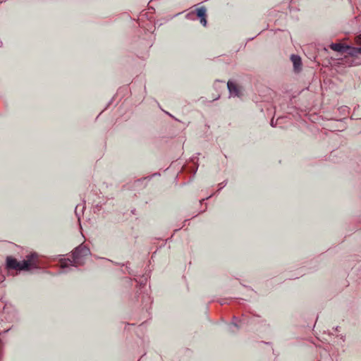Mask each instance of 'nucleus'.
Segmentation results:
<instances>
[{
	"mask_svg": "<svg viewBox=\"0 0 361 361\" xmlns=\"http://www.w3.org/2000/svg\"><path fill=\"white\" fill-rule=\"evenodd\" d=\"M89 255H90V250L87 246L83 244L78 245L72 251V261L69 259H63L61 260V267L63 269L62 272L67 273L68 271L66 269H68L70 266L77 267L78 266L83 264L84 262L82 258Z\"/></svg>",
	"mask_w": 361,
	"mask_h": 361,
	"instance_id": "obj_1",
	"label": "nucleus"
},
{
	"mask_svg": "<svg viewBox=\"0 0 361 361\" xmlns=\"http://www.w3.org/2000/svg\"><path fill=\"white\" fill-rule=\"evenodd\" d=\"M37 257L38 254L36 252L28 254L25 259L20 261L19 271H29L34 269H38Z\"/></svg>",
	"mask_w": 361,
	"mask_h": 361,
	"instance_id": "obj_2",
	"label": "nucleus"
},
{
	"mask_svg": "<svg viewBox=\"0 0 361 361\" xmlns=\"http://www.w3.org/2000/svg\"><path fill=\"white\" fill-rule=\"evenodd\" d=\"M135 298L137 300L141 299V305L143 309H145L147 312L151 307L152 300L148 293H145L143 291L139 292L137 290Z\"/></svg>",
	"mask_w": 361,
	"mask_h": 361,
	"instance_id": "obj_3",
	"label": "nucleus"
},
{
	"mask_svg": "<svg viewBox=\"0 0 361 361\" xmlns=\"http://www.w3.org/2000/svg\"><path fill=\"white\" fill-rule=\"evenodd\" d=\"M20 261L13 256H7L6 258L5 269L8 271H19Z\"/></svg>",
	"mask_w": 361,
	"mask_h": 361,
	"instance_id": "obj_4",
	"label": "nucleus"
},
{
	"mask_svg": "<svg viewBox=\"0 0 361 361\" xmlns=\"http://www.w3.org/2000/svg\"><path fill=\"white\" fill-rule=\"evenodd\" d=\"M195 14L200 19V23L204 26H207V8L204 6L197 8L195 11Z\"/></svg>",
	"mask_w": 361,
	"mask_h": 361,
	"instance_id": "obj_5",
	"label": "nucleus"
},
{
	"mask_svg": "<svg viewBox=\"0 0 361 361\" xmlns=\"http://www.w3.org/2000/svg\"><path fill=\"white\" fill-rule=\"evenodd\" d=\"M227 87L231 96L234 97H240L241 96L242 94L240 91L239 87L235 82L233 80H228L227 82Z\"/></svg>",
	"mask_w": 361,
	"mask_h": 361,
	"instance_id": "obj_6",
	"label": "nucleus"
},
{
	"mask_svg": "<svg viewBox=\"0 0 361 361\" xmlns=\"http://www.w3.org/2000/svg\"><path fill=\"white\" fill-rule=\"evenodd\" d=\"M290 60L293 65L294 71L296 73L300 72L302 70L301 57L297 54H292L290 56Z\"/></svg>",
	"mask_w": 361,
	"mask_h": 361,
	"instance_id": "obj_7",
	"label": "nucleus"
},
{
	"mask_svg": "<svg viewBox=\"0 0 361 361\" xmlns=\"http://www.w3.org/2000/svg\"><path fill=\"white\" fill-rule=\"evenodd\" d=\"M348 44L345 43H331L329 46L331 49L334 51H337L341 54L345 53L348 49Z\"/></svg>",
	"mask_w": 361,
	"mask_h": 361,
	"instance_id": "obj_8",
	"label": "nucleus"
},
{
	"mask_svg": "<svg viewBox=\"0 0 361 361\" xmlns=\"http://www.w3.org/2000/svg\"><path fill=\"white\" fill-rule=\"evenodd\" d=\"M190 161L192 163V165L190 166L189 164H188L183 166V169L188 173H190L195 176L198 169V164L197 161L196 160V157H192Z\"/></svg>",
	"mask_w": 361,
	"mask_h": 361,
	"instance_id": "obj_9",
	"label": "nucleus"
},
{
	"mask_svg": "<svg viewBox=\"0 0 361 361\" xmlns=\"http://www.w3.org/2000/svg\"><path fill=\"white\" fill-rule=\"evenodd\" d=\"M351 57H356L358 54H361V46L355 47L348 44L346 52Z\"/></svg>",
	"mask_w": 361,
	"mask_h": 361,
	"instance_id": "obj_10",
	"label": "nucleus"
},
{
	"mask_svg": "<svg viewBox=\"0 0 361 361\" xmlns=\"http://www.w3.org/2000/svg\"><path fill=\"white\" fill-rule=\"evenodd\" d=\"M239 329L240 326L238 324V318L233 316L231 323L228 324V331L231 334H235Z\"/></svg>",
	"mask_w": 361,
	"mask_h": 361,
	"instance_id": "obj_11",
	"label": "nucleus"
},
{
	"mask_svg": "<svg viewBox=\"0 0 361 361\" xmlns=\"http://www.w3.org/2000/svg\"><path fill=\"white\" fill-rule=\"evenodd\" d=\"M147 281V277L145 276H142V277L140 279V280L137 281L139 284V289L137 290L139 292L142 291V288H145L146 283Z\"/></svg>",
	"mask_w": 361,
	"mask_h": 361,
	"instance_id": "obj_12",
	"label": "nucleus"
},
{
	"mask_svg": "<svg viewBox=\"0 0 361 361\" xmlns=\"http://www.w3.org/2000/svg\"><path fill=\"white\" fill-rule=\"evenodd\" d=\"M160 176V173L159 172H157V173H154L151 176H146V177H144L142 178H140V179H137L135 183H140L143 180H147V181H149L153 177H155V176Z\"/></svg>",
	"mask_w": 361,
	"mask_h": 361,
	"instance_id": "obj_13",
	"label": "nucleus"
},
{
	"mask_svg": "<svg viewBox=\"0 0 361 361\" xmlns=\"http://www.w3.org/2000/svg\"><path fill=\"white\" fill-rule=\"evenodd\" d=\"M227 184V180H224L219 184V189L216 192H219L221 190H222Z\"/></svg>",
	"mask_w": 361,
	"mask_h": 361,
	"instance_id": "obj_14",
	"label": "nucleus"
},
{
	"mask_svg": "<svg viewBox=\"0 0 361 361\" xmlns=\"http://www.w3.org/2000/svg\"><path fill=\"white\" fill-rule=\"evenodd\" d=\"M195 15V11H191L190 13H188L187 15H186V18L188 19H193V16Z\"/></svg>",
	"mask_w": 361,
	"mask_h": 361,
	"instance_id": "obj_15",
	"label": "nucleus"
},
{
	"mask_svg": "<svg viewBox=\"0 0 361 361\" xmlns=\"http://www.w3.org/2000/svg\"><path fill=\"white\" fill-rule=\"evenodd\" d=\"M79 207L80 206L79 205H77L75 207V215L78 217V219H80V214L78 213L79 212Z\"/></svg>",
	"mask_w": 361,
	"mask_h": 361,
	"instance_id": "obj_16",
	"label": "nucleus"
},
{
	"mask_svg": "<svg viewBox=\"0 0 361 361\" xmlns=\"http://www.w3.org/2000/svg\"><path fill=\"white\" fill-rule=\"evenodd\" d=\"M213 195H214V194H212V195H210L209 196H208V197H205V198H203V199L200 200V204H202L205 200H207L209 199V198H210Z\"/></svg>",
	"mask_w": 361,
	"mask_h": 361,
	"instance_id": "obj_17",
	"label": "nucleus"
},
{
	"mask_svg": "<svg viewBox=\"0 0 361 361\" xmlns=\"http://www.w3.org/2000/svg\"><path fill=\"white\" fill-rule=\"evenodd\" d=\"M128 262L126 264V269L128 270V272L129 274L133 275V271L130 269V267L128 266Z\"/></svg>",
	"mask_w": 361,
	"mask_h": 361,
	"instance_id": "obj_18",
	"label": "nucleus"
},
{
	"mask_svg": "<svg viewBox=\"0 0 361 361\" xmlns=\"http://www.w3.org/2000/svg\"><path fill=\"white\" fill-rule=\"evenodd\" d=\"M270 125H271V126H272V127H275V126H276V122H274V119H273V118L271 120Z\"/></svg>",
	"mask_w": 361,
	"mask_h": 361,
	"instance_id": "obj_19",
	"label": "nucleus"
},
{
	"mask_svg": "<svg viewBox=\"0 0 361 361\" xmlns=\"http://www.w3.org/2000/svg\"><path fill=\"white\" fill-rule=\"evenodd\" d=\"M96 208L97 209V210H100L101 209V206H99L98 204H97L96 206Z\"/></svg>",
	"mask_w": 361,
	"mask_h": 361,
	"instance_id": "obj_20",
	"label": "nucleus"
},
{
	"mask_svg": "<svg viewBox=\"0 0 361 361\" xmlns=\"http://www.w3.org/2000/svg\"><path fill=\"white\" fill-rule=\"evenodd\" d=\"M135 211H136V210H135V209H133L131 211V212H132L133 214H135Z\"/></svg>",
	"mask_w": 361,
	"mask_h": 361,
	"instance_id": "obj_21",
	"label": "nucleus"
},
{
	"mask_svg": "<svg viewBox=\"0 0 361 361\" xmlns=\"http://www.w3.org/2000/svg\"><path fill=\"white\" fill-rule=\"evenodd\" d=\"M3 47V42L1 41H0V47Z\"/></svg>",
	"mask_w": 361,
	"mask_h": 361,
	"instance_id": "obj_22",
	"label": "nucleus"
},
{
	"mask_svg": "<svg viewBox=\"0 0 361 361\" xmlns=\"http://www.w3.org/2000/svg\"><path fill=\"white\" fill-rule=\"evenodd\" d=\"M84 208H85V207L82 206V209H81V212H82V213L83 212V209H84Z\"/></svg>",
	"mask_w": 361,
	"mask_h": 361,
	"instance_id": "obj_23",
	"label": "nucleus"
},
{
	"mask_svg": "<svg viewBox=\"0 0 361 361\" xmlns=\"http://www.w3.org/2000/svg\"><path fill=\"white\" fill-rule=\"evenodd\" d=\"M338 328H339V326H336V329H335V330H336V331H338Z\"/></svg>",
	"mask_w": 361,
	"mask_h": 361,
	"instance_id": "obj_24",
	"label": "nucleus"
},
{
	"mask_svg": "<svg viewBox=\"0 0 361 361\" xmlns=\"http://www.w3.org/2000/svg\"><path fill=\"white\" fill-rule=\"evenodd\" d=\"M111 102H112V99L110 102H109L108 106L111 104Z\"/></svg>",
	"mask_w": 361,
	"mask_h": 361,
	"instance_id": "obj_25",
	"label": "nucleus"
},
{
	"mask_svg": "<svg viewBox=\"0 0 361 361\" xmlns=\"http://www.w3.org/2000/svg\"><path fill=\"white\" fill-rule=\"evenodd\" d=\"M116 264H118V263H116ZM121 266H124V264H119Z\"/></svg>",
	"mask_w": 361,
	"mask_h": 361,
	"instance_id": "obj_26",
	"label": "nucleus"
}]
</instances>
